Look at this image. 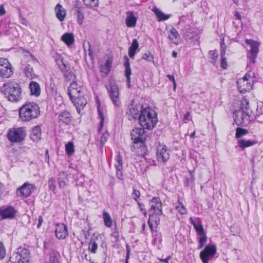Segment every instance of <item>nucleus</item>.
<instances>
[{"mask_svg":"<svg viewBox=\"0 0 263 263\" xmlns=\"http://www.w3.org/2000/svg\"><path fill=\"white\" fill-rule=\"evenodd\" d=\"M162 203L159 198H153L151 201L150 212L152 213L149 218L148 224L152 232L156 231L160 223V218L162 214Z\"/></svg>","mask_w":263,"mask_h":263,"instance_id":"f257e3e1","label":"nucleus"},{"mask_svg":"<svg viewBox=\"0 0 263 263\" xmlns=\"http://www.w3.org/2000/svg\"><path fill=\"white\" fill-rule=\"evenodd\" d=\"M139 123L144 129H152L158 122L157 114L149 107H145L139 117Z\"/></svg>","mask_w":263,"mask_h":263,"instance_id":"f03ea898","label":"nucleus"},{"mask_svg":"<svg viewBox=\"0 0 263 263\" xmlns=\"http://www.w3.org/2000/svg\"><path fill=\"white\" fill-rule=\"evenodd\" d=\"M2 91L8 100L18 102L23 98L22 90L20 86L14 82H9L4 84Z\"/></svg>","mask_w":263,"mask_h":263,"instance_id":"7ed1b4c3","label":"nucleus"},{"mask_svg":"<svg viewBox=\"0 0 263 263\" xmlns=\"http://www.w3.org/2000/svg\"><path fill=\"white\" fill-rule=\"evenodd\" d=\"M69 97L76 107L77 111L80 112L81 107H83L87 103L86 99L82 96L81 88L78 84L72 82L68 88Z\"/></svg>","mask_w":263,"mask_h":263,"instance_id":"20e7f679","label":"nucleus"},{"mask_svg":"<svg viewBox=\"0 0 263 263\" xmlns=\"http://www.w3.org/2000/svg\"><path fill=\"white\" fill-rule=\"evenodd\" d=\"M39 114V107L37 104L33 102L24 105L19 111L20 118L23 121H29L36 118Z\"/></svg>","mask_w":263,"mask_h":263,"instance_id":"39448f33","label":"nucleus"},{"mask_svg":"<svg viewBox=\"0 0 263 263\" xmlns=\"http://www.w3.org/2000/svg\"><path fill=\"white\" fill-rule=\"evenodd\" d=\"M255 79V73L248 71L242 77L239 78L237 82V88L241 93L250 91L253 89Z\"/></svg>","mask_w":263,"mask_h":263,"instance_id":"423d86ee","label":"nucleus"},{"mask_svg":"<svg viewBox=\"0 0 263 263\" xmlns=\"http://www.w3.org/2000/svg\"><path fill=\"white\" fill-rule=\"evenodd\" d=\"M27 136V130L25 127H13L10 128L7 134L8 139L13 143H21Z\"/></svg>","mask_w":263,"mask_h":263,"instance_id":"0eeeda50","label":"nucleus"},{"mask_svg":"<svg viewBox=\"0 0 263 263\" xmlns=\"http://www.w3.org/2000/svg\"><path fill=\"white\" fill-rule=\"evenodd\" d=\"M245 42L247 45L246 48L249 53L248 56L249 64H253L256 62L255 60L259 51L260 43L251 39H246Z\"/></svg>","mask_w":263,"mask_h":263,"instance_id":"6e6552de","label":"nucleus"},{"mask_svg":"<svg viewBox=\"0 0 263 263\" xmlns=\"http://www.w3.org/2000/svg\"><path fill=\"white\" fill-rule=\"evenodd\" d=\"M30 254L25 248H18L10 257L11 263H29Z\"/></svg>","mask_w":263,"mask_h":263,"instance_id":"1a4fd4ad","label":"nucleus"},{"mask_svg":"<svg viewBox=\"0 0 263 263\" xmlns=\"http://www.w3.org/2000/svg\"><path fill=\"white\" fill-rule=\"evenodd\" d=\"M106 89L114 106L115 107H120L121 106V102L118 85L115 83L111 82L106 86Z\"/></svg>","mask_w":263,"mask_h":263,"instance_id":"9d476101","label":"nucleus"},{"mask_svg":"<svg viewBox=\"0 0 263 263\" xmlns=\"http://www.w3.org/2000/svg\"><path fill=\"white\" fill-rule=\"evenodd\" d=\"M234 121L239 126H245L250 122L249 111L237 110L234 112Z\"/></svg>","mask_w":263,"mask_h":263,"instance_id":"9b49d317","label":"nucleus"},{"mask_svg":"<svg viewBox=\"0 0 263 263\" xmlns=\"http://www.w3.org/2000/svg\"><path fill=\"white\" fill-rule=\"evenodd\" d=\"M13 73V67L9 61L5 58H0V77L8 78Z\"/></svg>","mask_w":263,"mask_h":263,"instance_id":"f8f14e48","label":"nucleus"},{"mask_svg":"<svg viewBox=\"0 0 263 263\" xmlns=\"http://www.w3.org/2000/svg\"><path fill=\"white\" fill-rule=\"evenodd\" d=\"M216 253L215 245H208L200 253V257L203 263H208L210 258L213 257Z\"/></svg>","mask_w":263,"mask_h":263,"instance_id":"ddd939ff","label":"nucleus"},{"mask_svg":"<svg viewBox=\"0 0 263 263\" xmlns=\"http://www.w3.org/2000/svg\"><path fill=\"white\" fill-rule=\"evenodd\" d=\"M145 108L141 103L133 101L129 106V115L134 118H138Z\"/></svg>","mask_w":263,"mask_h":263,"instance_id":"4468645a","label":"nucleus"},{"mask_svg":"<svg viewBox=\"0 0 263 263\" xmlns=\"http://www.w3.org/2000/svg\"><path fill=\"white\" fill-rule=\"evenodd\" d=\"M170 156V151L164 145L160 144L158 147L157 158L158 161L162 162L167 161Z\"/></svg>","mask_w":263,"mask_h":263,"instance_id":"2eb2a0df","label":"nucleus"},{"mask_svg":"<svg viewBox=\"0 0 263 263\" xmlns=\"http://www.w3.org/2000/svg\"><path fill=\"white\" fill-rule=\"evenodd\" d=\"M131 138L134 143L143 142L145 139L144 129L136 128L131 132Z\"/></svg>","mask_w":263,"mask_h":263,"instance_id":"dca6fc26","label":"nucleus"},{"mask_svg":"<svg viewBox=\"0 0 263 263\" xmlns=\"http://www.w3.org/2000/svg\"><path fill=\"white\" fill-rule=\"evenodd\" d=\"M33 190V185L25 183L17 190L16 194L18 196L27 197L31 195Z\"/></svg>","mask_w":263,"mask_h":263,"instance_id":"f3484780","label":"nucleus"},{"mask_svg":"<svg viewBox=\"0 0 263 263\" xmlns=\"http://www.w3.org/2000/svg\"><path fill=\"white\" fill-rule=\"evenodd\" d=\"M55 233L58 239H65L68 235L66 226L63 223H58L55 227Z\"/></svg>","mask_w":263,"mask_h":263,"instance_id":"a211bd4d","label":"nucleus"},{"mask_svg":"<svg viewBox=\"0 0 263 263\" xmlns=\"http://www.w3.org/2000/svg\"><path fill=\"white\" fill-rule=\"evenodd\" d=\"M54 12L56 17L60 22H63L66 16V10L60 4L56 5L54 8Z\"/></svg>","mask_w":263,"mask_h":263,"instance_id":"6ab92c4d","label":"nucleus"},{"mask_svg":"<svg viewBox=\"0 0 263 263\" xmlns=\"http://www.w3.org/2000/svg\"><path fill=\"white\" fill-rule=\"evenodd\" d=\"M58 122L60 126L68 125L71 122V115L68 112H61L58 117Z\"/></svg>","mask_w":263,"mask_h":263,"instance_id":"aec40b11","label":"nucleus"},{"mask_svg":"<svg viewBox=\"0 0 263 263\" xmlns=\"http://www.w3.org/2000/svg\"><path fill=\"white\" fill-rule=\"evenodd\" d=\"M101 237L100 235H93L89 245V250L93 253H97L98 245L101 242L100 239Z\"/></svg>","mask_w":263,"mask_h":263,"instance_id":"412c9836","label":"nucleus"},{"mask_svg":"<svg viewBox=\"0 0 263 263\" xmlns=\"http://www.w3.org/2000/svg\"><path fill=\"white\" fill-rule=\"evenodd\" d=\"M137 18L131 11H128L126 13L125 18V23L128 27H135L137 23Z\"/></svg>","mask_w":263,"mask_h":263,"instance_id":"4be33fe9","label":"nucleus"},{"mask_svg":"<svg viewBox=\"0 0 263 263\" xmlns=\"http://www.w3.org/2000/svg\"><path fill=\"white\" fill-rule=\"evenodd\" d=\"M168 38L172 42L178 45L181 43V40L175 29H172L168 33Z\"/></svg>","mask_w":263,"mask_h":263,"instance_id":"5701e85b","label":"nucleus"},{"mask_svg":"<svg viewBox=\"0 0 263 263\" xmlns=\"http://www.w3.org/2000/svg\"><path fill=\"white\" fill-rule=\"evenodd\" d=\"M15 212L13 208L9 207L0 211V214L3 218H12L15 215Z\"/></svg>","mask_w":263,"mask_h":263,"instance_id":"b1692460","label":"nucleus"},{"mask_svg":"<svg viewBox=\"0 0 263 263\" xmlns=\"http://www.w3.org/2000/svg\"><path fill=\"white\" fill-rule=\"evenodd\" d=\"M61 40L67 46L72 45L74 41V36L71 33H66L61 36Z\"/></svg>","mask_w":263,"mask_h":263,"instance_id":"393cba45","label":"nucleus"},{"mask_svg":"<svg viewBox=\"0 0 263 263\" xmlns=\"http://www.w3.org/2000/svg\"><path fill=\"white\" fill-rule=\"evenodd\" d=\"M256 142L255 141H252L250 140L240 139L238 141V144L239 146L242 149L247 147L252 146L256 144Z\"/></svg>","mask_w":263,"mask_h":263,"instance_id":"a878e982","label":"nucleus"},{"mask_svg":"<svg viewBox=\"0 0 263 263\" xmlns=\"http://www.w3.org/2000/svg\"><path fill=\"white\" fill-rule=\"evenodd\" d=\"M29 88L32 95L39 96L41 93V88L39 84L35 82H31L29 84Z\"/></svg>","mask_w":263,"mask_h":263,"instance_id":"bb28decb","label":"nucleus"},{"mask_svg":"<svg viewBox=\"0 0 263 263\" xmlns=\"http://www.w3.org/2000/svg\"><path fill=\"white\" fill-rule=\"evenodd\" d=\"M41 135V129L39 126H36L32 129V132L31 135V139L33 141L38 140Z\"/></svg>","mask_w":263,"mask_h":263,"instance_id":"cd10ccee","label":"nucleus"},{"mask_svg":"<svg viewBox=\"0 0 263 263\" xmlns=\"http://www.w3.org/2000/svg\"><path fill=\"white\" fill-rule=\"evenodd\" d=\"M139 47V44L136 39L133 41L132 45L129 48L128 54L130 58H133L135 54V52Z\"/></svg>","mask_w":263,"mask_h":263,"instance_id":"c85d7f7f","label":"nucleus"},{"mask_svg":"<svg viewBox=\"0 0 263 263\" xmlns=\"http://www.w3.org/2000/svg\"><path fill=\"white\" fill-rule=\"evenodd\" d=\"M103 219L104 220V224L108 228H110L112 225V220L110 215L106 212H104L103 214Z\"/></svg>","mask_w":263,"mask_h":263,"instance_id":"c756f323","label":"nucleus"},{"mask_svg":"<svg viewBox=\"0 0 263 263\" xmlns=\"http://www.w3.org/2000/svg\"><path fill=\"white\" fill-rule=\"evenodd\" d=\"M191 223L193 225L194 228L195 229L198 235H201L205 234L203 226L201 224V222H199L198 223H196L195 222L193 221L192 218H191Z\"/></svg>","mask_w":263,"mask_h":263,"instance_id":"7c9ffc66","label":"nucleus"},{"mask_svg":"<svg viewBox=\"0 0 263 263\" xmlns=\"http://www.w3.org/2000/svg\"><path fill=\"white\" fill-rule=\"evenodd\" d=\"M55 60L62 71H63L66 69V65L63 61V58L60 55L58 54H56L55 55Z\"/></svg>","mask_w":263,"mask_h":263,"instance_id":"2f4dec72","label":"nucleus"},{"mask_svg":"<svg viewBox=\"0 0 263 263\" xmlns=\"http://www.w3.org/2000/svg\"><path fill=\"white\" fill-rule=\"evenodd\" d=\"M112 64V61L110 59H108L104 65H103L101 69V72L107 74L110 71Z\"/></svg>","mask_w":263,"mask_h":263,"instance_id":"473e14b6","label":"nucleus"},{"mask_svg":"<svg viewBox=\"0 0 263 263\" xmlns=\"http://www.w3.org/2000/svg\"><path fill=\"white\" fill-rule=\"evenodd\" d=\"M153 11L157 15L159 21L166 20L169 18V15L165 14L158 9L155 8Z\"/></svg>","mask_w":263,"mask_h":263,"instance_id":"72a5a7b5","label":"nucleus"},{"mask_svg":"<svg viewBox=\"0 0 263 263\" xmlns=\"http://www.w3.org/2000/svg\"><path fill=\"white\" fill-rule=\"evenodd\" d=\"M176 210L181 215L186 214L187 213V210L184 206L180 199H178V205L176 206Z\"/></svg>","mask_w":263,"mask_h":263,"instance_id":"f704fd0d","label":"nucleus"},{"mask_svg":"<svg viewBox=\"0 0 263 263\" xmlns=\"http://www.w3.org/2000/svg\"><path fill=\"white\" fill-rule=\"evenodd\" d=\"M65 149L67 154L71 155L74 152V144L72 142H69L65 145Z\"/></svg>","mask_w":263,"mask_h":263,"instance_id":"c9c22d12","label":"nucleus"},{"mask_svg":"<svg viewBox=\"0 0 263 263\" xmlns=\"http://www.w3.org/2000/svg\"><path fill=\"white\" fill-rule=\"evenodd\" d=\"M99 0H83L85 4L88 7L93 8L98 6Z\"/></svg>","mask_w":263,"mask_h":263,"instance_id":"e433bc0d","label":"nucleus"},{"mask_svg":"<svg viewBox=\"0 0 263 263\" xmlns=\"http://www.w3.org/2000/svg\"><path fill=\"white\" fill-rule=\"evenodd\" d=\"M249 102L247 99H242L240 103V110L249 111Z\"/></svg>","mask_w":263,"mask_h":263,"instance_id":"4c0bfd02","label":"nucleus"},{"mask_svg":"<svg viewBox=\"0 0 263 263\" xmlns=\"http://www.w3.org/2000/svg\"><path fill=\"white\" fill-rule=\"evenodd\" d=\"M248 134V131L246 129L238 127L236 129L235 137L236 138H239L243 136H245Z\"/></svg>","mask_w":263,"mask_h":263,"instance_id":"58836bf2","label":"nucleus"},{"mask_svg":"<svg viewBox=\"0 0 263 263\" xmlns=\"http://www.w3.org/2000/svg\"><path fill=\"white\" fill-rule=\"evenodd\" d=\"M126 60H127V61L125 63V66L126 68L125 75H126V77L127 80H129V78H130V76L132 73V72H131V69L129 67V60L127 58H126Z\"/></svg>","mask_w":263,"mask_h":263,"instance_id":"ea45409f","label":"nucleus"},{"mask_svg":"<svg viewBox=\"0 0 263 263\" xmlns=\"http://www.w3.org/2000/svg\"><path fill=\"white\" fill-rule=\"evenodd\" d=\"M25 73L27 77L32 79L33 75V69L32 68L26 67L25 69Z\"/></svg>","mask_w":263,"mask_h":263,"instance_id":"a19ab883","label":"nucleus"},{"mask_svg":"<svg viewBox=\"0 0 263 263\" xmlns=\"http://www.w3.org/2000/svg\"><path fill=\"white\" fill-rule=\"evenodd\" d=\"M103 108L101 106L100 104H98V114L101 118V124H102L104 120V117L103 116Z\"/></svg>","mask_w":263,"mask_h":263,"instance_id":"79ce46f5","label":"nucleus"},{"mask_svg":"<svg viewBox=\"0 0 263 263\" xmlns=\"http://www.w3.org/2000/svg\"><path fill=\"white\" fill-rule=\"evenodd\" d=\"M199 236V248H202L204 245L205 243L207 238L205 235V234Z\"/></svg>","mask_w":263,"mask_h":263,"instance_id":"37998d69","label":"nucleus"},{"mask_svg":"<svg viewBox=\"0 0 263 263\" xmlns=\"http://www.w3.org/2000/svg\"><path fill=\"white\" fill-rule=\"evenodd\" d=\"M49 184V187L50 190L53 191L54 193H55L56 191V182L55 181L52 179H51L49 180L48 182Z\"/></svg>","mask_w":263,"mask_h":263,"instance_id":"c03bdc74","label":"nucleus"},{"mask_svg":"<svg viewBox=\"0 0 263 263\" xmlns=\"http://www.w3.org/2000/svg\"><path fill=\"white\" fill-rule=\"evenodd\" d=\"M6 254V249L3 243L0 242V259H3Z\"/></svg>","mask_w":263,"mask_h":263,"instance_id":"a18cd8bd","label":"nucleus"},{"mask_svg":"<svg viewBox=\"0 0 263 263\" xmlns=\"http://www.w3.org/2000/svg\"><path fill=\"white\" fill-rule=\"evenodd\" d=\"M116 161L118 163V164H116V168L118 171H121L122 169V159L120 155L117 156Z\"/></svg>","mask_w":263,"mask_h":263,"instance_id":"49530a36","label":"nucleus"},{"mask_svg":"<svg viewBox=\"0 0 263 263\" xmlns=\"http://www.w3.org/2000/svg\"><path fill=\"white\" fill-rule=\"evenodd\" d=\"M142 59L148 62H153V57L150 53H145L142 55Z\"/></svg>","mask_w":263,"mask_h":263,"instance_id":"de8ad7c7","label":"nucleus"},{"mask_svg":"<svg viewBox=\"0 0 263 263\" xmlns=\"http://www.w3.org/2000/svg\"><path fill=\"white\" fill-rule=\"evenodd\" d=\"M77 19H78V23L81 25L83 23V21L84 19V16L83 14L79 11H78L77 12Z\"/></svg>","mask_w":263,"mask_h":263,"instance_id":"09e8293b","label":"nucleus"},{"mask_svg":"<svg viewBox=\"0 0 263 263\" xmlns=\"http://www.w3.org/2000/svg\"><path fill=\"white\" fill-rule=\"evenodd\" d=\"M45 263H59L58 259L55 256H50L48 261Z\"/></svg>","mask_w":263,"mask_h":263,"instance_id":"8fccbe9b","label":"nucleus"},{"mask_svg":"<svg viewBox=\"0 0 263 263\" xmlns=\"http://www.w3.org/2000/svg\"><path fill=\"white\" fill-rule=\"evenodd\" d=\"M224 55H221V66L224 69H226L227 66V62L226 61V59L224 58Z\"/></svg>","mask_w":263,"mask_h":263,"instance_id":"3c124183","label":"nucleus"},{"mask_svg":"<svg viewBox=\"0 0 263 263\" xmlns=\"http://www.w3.org/2000/svg\"><path fill=\"white\" fill-rule=\"evenodd\" d=\"M43 221V218L42 216H40L38 219V222L37 224V228L38 229L40 228L42 226V222Z\"/></svg>","mask_w":263,"mask_h":263,"instance_id":"603ef678","label":"nucleus"},{"mask_svg":"<svg viewBox=\"0 0 263 263\" xmlns=\"http://www.w3.org/2000/svg\"><path fill=\"white\" fill-rule=\"evenodd\" d=\"M210 54H211V58H212L213 59L217 58L218 56V54H217V52L215 51H211L210 52Z\"/></svg>","mask_w":263,"mask_h":263,"instance_id":"864d4df0","label":"nucleus"},{"mask_svg":"<svg viewBox=\"0 0 263 263\" xmlns=\"http://www.w3.org/2000/svg\"><path fill=\"white\" fill-rule=\"evenodd\" d=\"M133 195L135 199H136V198H138L140 195V192L138 190H135Z\"/></svg>","mask_w":263,"mask_h":263,"instance_id":"5fc2aeb1","label":"nucleus"},{"mask_svg":"<svg viewBox=\"0 0 263 263\" xmlns=\"http://www.w3.org/2000/svg\"><path fill=\"white\" fill-rule=\"evenodd\" d=\"M5 12L4 7L2 5H0V16L4 15Z\"/></svg>","mask_w":263,"mask_h":263,"instance_id":"6e6d98bb","label":"nucleus"},{"mask_svg":"<svg viewBox=\"0 0 263 263\" xmlns=\"http://www.w3.org/2000/svg\"><path fill=\"white\" fill-rule=\"evenodd\" d=\"M130 249L128 246H127V255H126V263H128V259L129 257Z\"/></svg>","mask_w":263,"mask_h":263,"instance_id":"4d7b16f0","label":"nucleus"},{"mask_svg":"<svg viewBox=\"0 0 263 263\" xmlns=\"http://www.w3.org/2000/svg\"><path fill=\"white\" fill-rule=\"evenodd\" d=\"M221 55H224L226 51V47L224 44H222L221 46Z\"/></svg>","mask_w":263,"mask_h":263,"instance_id":"13d9d810","label":"nucleus"},{"mask_svg":"<svg viewBox=\"0 0 263 263\" xmlns=\"http://www.w3.org/2000/svg\"><path fill=\"white\" fill-rule=\"evenodd\" d=\"M167 78L171 80L173 82H175V78L173 76L168 74L167 75Z\"/></svg>","mask_w":263,"mask_h":263,"instance_id":"bf43d9fd","label":"nucleus"},{"mask_svg":"<svg viewBox=\"0 0 263 263\" xmlns=\"http://www.w3.org/2000/svg\"><path fill=\"white\" fill-rule=\"evenodd\" d=\"M117 174L118 177L120 179H122V173L121 172V171L117 170Z\"/></svg>","mask_w":263,"mask_h":263,"instance_id":"052dcab7","label":"nucleus"},{"mask_svg":"<svg viewBox=\"0 0 263 263\" xmlns=\"http://www.w3.org/2000/svg\"><path fill=\"white\" fill-rule=\"evenodd\" d=\"M65 185V183L64 181H60L59 182V186L61 188L64 187Z\"/></svg>","mask_w":263,"mask_h":263,"instance_id":"680f3d73","label":"nucleus"},{"mask_svg":"<svg viewBox=\"0 0 263 263\" xmlns=\"http://www.w3.org/2000/svg\"><path fill=\"white\" fill-rule=\"evenodd\" d=\"M170 259V257H168L167 258L164 259H160V261L165 262V263H168V260Z\"/></svg>","mask_w":263,"mask_h":263,"instance_id":"e2e57ef3","label":"nucleus"},{"mask_svg":"<svg viewBox=\"0 0 263 263\" xmlns=\"http://www.w3.org/2000/svg\"><path fill=\"white\" fill-rule=\"evenodd\" d=\"M3 184L0 183V195L3 193Z\"/></svg>","mask_w":263,"mask_h":263,"instance_id":"0e129e2a","label":"nucleus"},{"mask_svg":"<svg viewBox=\"0 0 263 263\" xmlns=\"http://www.w3.org/2000/svg\"><path fill=\"white\" fill-rule=\"evenodd\" d=\"M189 116H190V113H189V112H186V113L184 115V119L187 120V119H188V118H189Z\"/></svg>","mask_w":263,"mask_h":263,"instance_id":"69168bd1","label":"nucleus"},{"mask_svg":"<svg viewBox=\"0 0 263 263\" xmlns=\"http://www.w3.org/2000/svg\"><path fill=\"white\" fill-rule=\"evenodd\" d=\"M177 53L176 51H173L172 53V55L173 57L176 58L177 57Z\"/></svg>","mask_w":263,"mask_h":263,"instance_id":"338daca9","label":"nucleus"},{"mask_svg":"<svg viewBox=\"0 0 263 263\" xmlns=\"http://www.w3.org/2000/svg\"><path fill=\"white\" fill-rule=\"evenodd\" d=\"M173 84H174L173 85H174L173 89H174V90H175L176 89V86H177L176 82H173Z\"/></svg>","mask_w":263,"mask_h":263,"instance_id":"774afa93","label":"nucleus"}]
</instances>
